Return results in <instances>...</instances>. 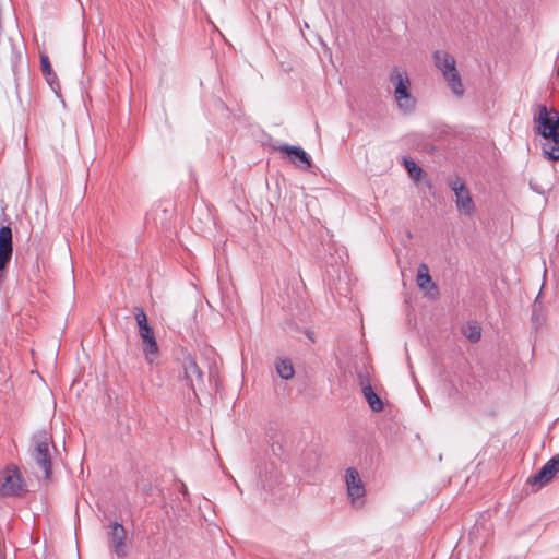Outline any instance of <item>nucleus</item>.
Segmentation results:
<instances>
[{
	"instance_id": "39448f33",
	"label": "nucleus",
	"mask_w": 559,
	"mask_h": 559,
	"mask_svg": "<svg viewBox=\"0 0 559 559\" xmlns=\"http://www.w3.org/2000/svg\"><path fill=\"white\" fill-rule=\"evenodd\" d=\"M181 368L182 372L179 376L180 381L198 397V391H203L205 388L203 371L197 364V360L190 355L183 358Z\"/></svg>"
},
{
	"instance_id": "423d86ee",
	"label": "nucleus",
	"mask_w": 559,
	"mask_h": 559,
	"mask_svg": "<svg viewBox=\"0 0 559 559\" xmlns=\"http://www.w3.org/2000/svg\"><path fill=\"white\" fill-rule=\"evenodd\" d=\"M134 318L139 326V334L143 343V352L148 361H152L150 356L157 355L158 345L153 332V329L147 322V317L144 310L140 307L133 309Z\"/></svg>"
},
{
	"instance_id": "f03ea898",
	"label": "nucleus",
	"mask_w": 559,
	"mask_h": 559,
	"mask_svg": "<svg viewBox=\"0 0 559 559\" xmlns=\"http://www.w3.org/2000/svg\"><path fill=\"white\" fill-rule=\"evenodd\" d=\"M51 447H53L52 439L48 431L43 429L33 435L29 455L43 471L45 479H49L51 475Z\"/></svg>"
},
{
	"instance_id": "dca6fc26",
	"label": "nucleus",
	"mask_w": 559,
	"mask_h": 559,
	"mask_svg": "<svg viewBox=\"0 0 559 559\" xmlns=\"http://www.w3.org/2000/svg\"><path fill=\"white\" fill-rule=\"evenodd\" d=\"M276 373L284 380H289L295 374L294 366L288 358H277L275 360Z\"/></svg>"
},
{
	"instance_id": "0eeeda50",
	"label": "nucleus",
	"mask_w": 559,
	"mask_h": 559,
	"mask_svg": "<svg viewBox=\"0 0 559 559\" xmlns=\"http://www.w3.org/2000/svg\"><path fill=\"white\" fill-rule=\"evenodd\" d=\"M25 491L24 481L15 465L8 466L0 473V496H21Z\"/></svg>"
},
{
	"instance_id": "f257e3e1",
	"label": "nucleus",
	"mask_w": 559,
	"mask_h": 559,
	"mask_svg": "<svg viewBox=\"0 0 559 559\" xmlns=\"http://www.w3.org/2000/svg\"><path fill=\"white\" fill-rule=\"evenodd\" d=\"M535 123L536 133L544 139V156L552 162L559 160V112L555 108L538 105Z\"/></svg>"
},
{
	"instance_id": "a211bd4d",
	"label": "nucleus",
	"mask_w": 559,
	"mask_h": 559,
	"mask_svg": "<svg viewBox=\"0 0 559 559\" xmlns=\"http://www.w3.org/2000/svg\"><path fill=\"white\" fill-rule=\"evenodd\" d=\"M403 160L409 177L413 180L418 181L423 175V169L412 159L405 157Z\"/></svg>"
},
{
	"instance_id": "6e6552de",
	"label": "nucleus",
	"mask_w": 559,
	"mask_h": 559,
	"mask_svg": "<svg viewBox=\"0 0 559 559\" xmlns=\"http://www.w3.org/2000/svg\"><path fill=\"white\" fill-rule=\"evenodd\" d=\"M111 531L108 533L109 536V547L112 552L118 558H124L128 555L127 547V531L126 528L118 522H112L110 524Z\"/></svg>"
},
{
	"instance_id": "5701e85b",
	"label": "nucleus",
	"mask_w": 559,
	"mask_h": 559,
	"mask_svg": "<svg viewBox=\"0 0 559 559\" xmlns=\"http://www.w3.org/2000/svg\"><path fill=\"white\" fill-rule=\"evenodd\" d=\"M215 374H216L215 369L213 367H210V369H209V378H210V380L213 379L215 377Z\"/></svg>"
},
{
	"instance_id": "2eb2a0df",
	"label": "nucleus",
	"mask_w": 559,
	"mask_h": 559,
	"mask_svg": "<svg viewBox=\"0 0 559 559\" xmlns=\"http://www.w3.org/2000/svg\"><path fill=\"white\" fill-rule=\"evenodd\" d=\"M417 285L421 290L429 292L430 289L437 290V285L432 282L429 275V269L425 263L419 264L417 271Z\"/></svg>"
},
{
	"instance_id": "6ab92c4d",
	"label": "nucleus",
	"mask_w": 559,
	"mask_h": 559,
	"mask_svg": "<svg viewBox=\"0 0 559 559\" xmlns=\"http://www.w3.org/2000/svg\"><path fill=\"white\" fill-rule=\"evenodd\" d=\"M40 69L45 76L56 78V74L52 71L51 63H50L48 56L43 55V53L40 55Z\"/></svg>"
},
{
	"instance_id": "7ed1b4c3",
	"label": "nucleus",
	"mask_w": 559,
	"mask_h": 559,
	"mask_svg": "<svg viewBox=\"0 0 559 559\" xmlns=\"http://www.w3.org/2000/svg\"><path fill=\"white\" fill-rule=\"evenodd\" d=\"M390 82L394 85V99L399 109L406 115L414 112L416 98L411 93V81L406 71L395 67L390 73Z\"/></svg>"
},
{
	"instance_id": "f3484780",
	"label": "nucleus",
	"mask_w": 559,
	"mask_h": 559,
	"mask_svg": "<svg viewBox=\"0 0 559 559\" xmlns=\"http://www.w3.org/2000/svg\"><path fill=\"white\" fill-rule=\"evenodd\" d=\"M464 336L472 343H476L480 340L481 328L477 323H468L463 328Z\"/></svg>"
},
{
	"instance_id": "ddd939ff",
	"label": "nucleus",
	"mask_w": 559,
	"mask_h": 559,
	"mask_svg": "<svg viewBox=\"0 0 559 559\" xmlns=\"http://www.w3.org/2000/svg\"><path fill=\"white\" fill-rule=\"evenodd\" d=\"M359 383L361 386L362 394L367 400L370 408L374 412L382 411L383 403L381 399L377 395L369 381L362 374H359Z\"/></svg>"
},
{
	"instance_id": "412c9836",
	"label": "nucleus",
	"mask_w": 559,
	"mask_h": 559,
	"mask_svg": "<svg viewBox=\"0 0 559 559\" xmlns=\"http://www.w3.org/2000/svg\"><path fill=\"white\" fill-rule=\"evenodd\" d=\"M180 492L182 493L185 499H189V491H188V488H187V486H186V484L183 481H180Z\"/></svg>"
},
{
	"instance_id": "4be33fe9",
	"label": "nucleus",
	"mask_w": 559,
	"mask_h": 559,
	"mask_svg": "<svg viewBox=\"0 0 559 559\" xmlns=\"http://www.w3.org/2000/svg\"><path fill=\"white\" fill-rule=\"evenodd\" d=\"M48 84L55 90L53 84L56 83L57 76H46Z\"/></svg>"
},
{
	"instance_id": "4468645a",
	"label": "nucleus",
	"mask_w": 559,
	"mask_h": 559,
	"mask_svg": "<svg viewBox=\"0 0 559 559\" xmlns=\"http://www.w3.org/2000/svg\"><path fill=\"white\" fill-rule=\"evenodd\" d=\"M454 194L456 197V207L464 214L471 215L475 205L467 188H462V186H460L459 191H455Z\"/></svg>"
},
{
	"instance_id": "aec40b11",
	"label": "nucleus",
	"mask_w": 559,
	"mask_h": 559,
	"mask_svg": "<svg viewBox=\"0 0 559 559\" xmlns=\"http://www.w3.org/2000/svg\"><path fill=\"white\" fill-rule=\"evenodd\" d=\"M449 186L453 192L459 191L460 186H462V188H466L464 181L460 177H455L450 180Z\"/></svg>"
},
{
	"instance_id": "9b49d317",
	"label": "nucleus",
	"mask_w": 559,
	"mask_h": 559,
	"mask_svg": "<svg viewBox=\"0 0 559 559\" xmlns=\"http://www.w3.org/2000/svg\"><path fill=\"white\" fill-rule=\"evenodd\" d=\"M278 148L281 152L286 153L289 162L296 165L297 167L304 170H308L311 168L312 164L310 157L300 146L284 144L281 145Z\"/></svg>"
},
{
	"instance_id": "20e7f679",
	"label": "nucleus",
	"mask_w": 559,
	"mask_h": 559,
	"mask_svg": "<svg viewBox=\"0 0 559 559\" xmlns=\"http://www.w3.org/2000/svg\"><path fill=\"white\" fill-rule=\"evenodd\" d=\"M435 66L442 72L444 80L453 94L457 97L464 95V87L461 75L455 67L456 62L453 56L448 51L437 50L433 53Z\"/></svg>"
},
{
	"instance_id": "f8f14e48",
	"label": "nucleus",
	"mask_w": 559,
	"mask_h": 559,
	"mask_svg": "<svg viewBox=\"0 0 559 559\" xmlns=\"http://www.w3.org/2000/svg\"><path fill=\"white\" fill-rule=\"evenodd\" d=\"M12 250V229L9 226H2L0 228V272L10 262Z\"/></svg>"
},
{
	"instance_id": "1a4fd4ad",
	"label": "nucleus",
	"mask_w": 559,
	"mask_h": 559,
	"mask_svg": "<svg viewBox=\"0 0 559 559\" xmlns=\"http://www.w3.org/2000/svg\"><path fill=\"white\" fill-rule=\"evenodd\" d=\"M559 473V453L552 456L546 464L532 477L530 484L538 488L547 485Z\"/></svg>"
},
{
	"instance_id": "9d476101",
	"label": "nucleus",
	"mask_w": 559,
	"mask_h": 559,
	"mask_svg": "<svg viewBox=\"0 0 559 559\" xmlns=\"http://www.w3.org/2000/svg\"><path fill=\"white\" fill-rule=\"evenodd\" d=\"M345 481L348 497L352 499L353 503L365 496V486L356 468L349 467L346 469Z\"/></svg>"
}]
</instances>
